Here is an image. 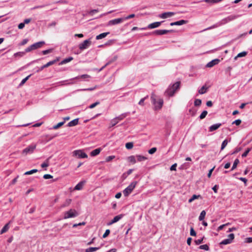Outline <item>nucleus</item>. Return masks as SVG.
<instances>
[{"label":"nucleus","mask_w":252,"mask_h":252,"mask_svg":"<svg viewBox=\"0 0 252 252\" xmlns=\"http://www.w3.org/2000/svg\"><path fill=\"white\" fill-rule=\"evenodd\" d=\"M180 82L177 81L172 86H169L164 92V95L167 97H170L174 95L176 90L180 88Z\"/></svg>","instance_id":"1"},{"label":"nucleus","mask_w":252,"mask_h":252,"mask_svg":"<svg viewBox=\"0 0 252 252\" xmlns=\"http://www.w3.org/2000/svg\"><path fill=\"white\" fill-rule=\"evenodd\" d=\"M156 97V94L153 93L151 98L153 104L155 105V109L156 110L160 109L163 105V100L162 99H159L158 101L157 102Z\"/></svg>","instance_id":"2"},{"label":"nucleus","mask_w":252,"mask_h":252,"mask_svg":"<svg viewBox=\"0 0 252 252\" xmlns=\"http://www.w3.org/2000/svg\"><path fill=\"white\" fill-rule=\"evenodd\" d=\"M137 184V182H132L127 188L123 190L125 196H127L132 191Z\"/></svg>","instance_id":"3"},{"label":"nucleus","mask_w":252,"mask_h":252,"mask_svg":"<svg viewBox=\"0 0 252 252\" xmlns=\"http://www.w3.org/2000/svg\"><path fill=\"white\" fill-rule=\"evenodd\" d=\"M44 44H45L44 41H39V42L35 43L32 44V45L30 46L27 48H26L25 49V52H29L32 50L39 48Z\"/></svg>","instance_id":"4"},{"label":"nucleus","mask_w":252,"mask_h":252,"mask_svg":"<svg viewBox=\"0 0 252 252\" xmlns=\"http://www.w3.org/2000/svg\"><path fill=\"white\" fill-rule=\"evenodd\" d=\"M239 17V15H229L228 17L222 19L220 22V25H224L228 22H230V21H232L238 17Z\"/></svg>","instance_id":"5"},{"label":"nucleus","mask_w":252,"mask_h":252,"mask_svg":"<svg viewBox=\"0 0 252 252\" xmlns=\"http://www.w3.org/2000/svg\"><path fill=\"white\" fill-rule=\"evenodd\" d=\"M78 215L77 212L74 209H70L68 211L65 212L63 218L64 219L74 218Z\"/></svg>","instance_id":"6"},{"label":"nucleus","mask_w":252,"mask_h":252,"mask_svg":"<svg viewBox=\"0 0 252 252\" xmlns=\"http://www.w3.org/2000/svg\"><path fill=\"white\" fill-rule=\"evenodd\" d=\"M72 156L79 158H87V155L81 150H75L72 152Z\"/></svg>","instance_id":"7"},{"label":"nucleus","mask_w":252,"mask_h":252,"mask_svg":"<svg viewBox=\"0 0 252 252\" xmlns=\"http://www.w3.org/2000/svg\"><path fill=\"white\" fill-rule=\"evenodd\" d=\"M173 30H157L156 31H154L151 33L148 34H145V35H148V34H153V35H161L163 34H166L169 32H173Z\"/></svg>","instance_id":"8"},{"label":"nucleus","mask_w":252,"mask_h":252,"mask_svg":"<svg viewBox=\"0 0 252 252\" xmlns=\"http://www.w3.org/2000/svg\"><path fill=\"white\" fill-rule=\"evenodd\" d=\"M234 239V234L231 233L228 235V238L222 240L220 243V245H227L232 242Z\"/></svg>","instance_id":"9"},{"label":"nucleus","mask_w":252,"mask_h":252,"mask_svg":"<svg viewBox=\"0 0 252 252\" xmlns=\"http://www.w3.org/2000/svg\"><path fill=\"white\" fill-rule=\"evenodd\" d=\"M36 145H31L29 146L26 148L24 149L22 151V154L27 155L28 154L32 153L34 150L35 149Z\"/></svg>","instance_id":"10"},{"label":"nucleus","mask_w":252,"mask_h":252,"mask_svg":"<svg viewBox=\"0 0 252 252\" xmlns=\"http://www.w3.org/2000/svg\"><path fill=\"white\" fill-rule=\"evenodd\" d=\"M91 44L90 39L84 40L82 43H80L79 45V48L80 50H83L87 49Z\"/></svg>","instance_id":"11"},{"label":"nucleus","mask_w":252,"mask_h":252,"mask_svg":"<svg viewBox=\"0 0 252 252\" xmlns=\"http://www.w3.org/2000/svg\"><path fill=\"white\" fill-rule=\"evenodd\" d=\"M124 21V19L123 18L115 19L113 20H110L107 24L108 26L115 25L119 24Z\"/></svg>","instance_id":"12"},{"label":"nucleus","mask_w":252,"mask_h":252,"mask_svg":"<svg viewBox=\"0 0 252 252\" xmlns=\"http://www.w3.org/2000/svg\"><path fill=\"white\" fill-rule=\"evenodd\" d=\"M163 22H156L149 24L147 28H143L141 29V30H146L147 29H152L158 28L160 26L161 24Z\"/></svg>","instance_id":"13"},{"label":"nucleus","mask_w":252,"mask_h":252,"mask_svg":"<svg viewBox=\"0 0 252 252\" xmlns=\"http://www.w3.org/2000/svg\"><path fill=\"white\" fill-rule=\"evenodd\" d=\"M174 14L175 13L173 12H167L162 13L161 14L159 15V17L162 19H165L168 17H170L173 16Z\"/></svg>","instance_id":"14"},{"label":"nucleus","mask_w":252,"mask_h":252,"mask_svg":"<svg viewBox=\"0 0 252 252\" xmlns=\"http://www.w3.org/2000/svg\"><path fill=\"white\" fill-rule=\"evenodd\" d=\"M187 23H188V21L184 20H180V21H176V22H175L171 23L170 25L171 26H180V25H184V24H186Z\"/></svg>","instance_id":"15"},{"label":"nucleus","mask_w":252,"mask_h":252,"mask_svg":"<svg viewBox=\"0 0 252 252\" xmlns=\"http://www.w3.org/2000/svg\"><path fill=\"white\" fill-rule=\"evenodd\" d=\"M220 62V60L214 59L211 62H209L206 65L207 67H212L216 64H217Z\"/></svg>","instance_id":"16"},{"label":"nucleus","mask_w":252,"mask_h":252,"mask_svg":"<svg viewBox=\"0 0 252 252\" xmlns=\"http://www.w3.org/2000/svg\"><path fill=\"white\" fill-rule=\"evenodd\" d=\"M86 183V181L83 180L80 182L78 184H77L75 187H74L75 190H81L83 189V187L85 184Z\"/></svg>","instance_id":"17"},{"label":"nucleus","mask_w":252,"mask_h":252,"mask_svg":"<svg viewBox=\"0 0 252 252\" xmlns=\"http://www.w3.org/2000/svg\"><path fill=\"white\" fill-rule=\"evenodd\" d=\"M123 217V215H120L115 216L113 220L109 223H108V225H111L114 223H115L118 221L122 218Z\"/></svg>","instance_id":"18"},{"label":"nucleus","mask_w":252,"mask_h":252,"mask_svg":"<svg viewBox=\"0 0 252 252\" xmlns=\"http://www.w3.org/2000/svg\"><path fill=\"white\" fill-rule=\"evenodd\" d=\"M221 126V123H218L214 125H212L209 128V131L212 132L215 131L218 129Z\"/></svg>","instance_id":"19"},{"label":"nucleus","mask_w":252,"mask_h":252,"mask_svg":"<svg viewBox=\"0 0 252 252\" xmlns=\"http://www.w3.org/2000/svg\"><path fill=\"white\" fill-rule=\"evenodd\" d=\"M79 119L77 118L69 122L67 124V126L71 127L76 126L78 124Z\"/></svg>","instance_id":"20"},{"label":"nucleus","mask_w":252,"mask_h":252,"mask_svg":"<svg viewBox=\"0 0 252 252\" xmlns=\"http://www.w3.org/2000/svg\"><path fill=\"white\" fill-rule=\"evenodd\" d=\"M110 33L109 32H103L99 34L96 36V39L99 40L105 37L108 34Z\"/></svg>","instance_id":"21"},{"label":"nucleus","mask_w":252,"mask_h":252,"mask_svg":"<svg viewBox=\"0 0 252 252\" xmlns=\"http://www.w3.org/2000/svg\"><path fill=\"white\" fill-rule=\"evenodd\" d=\"M100 151H101V149L100 148L96 149L92 151L91 152L90 155L92 157L98 155L99 154V153L100 152Z\"/></svg>","instance_id":"22"},{"label":"nucleus","mask_w":252,"mask_h":252,"mask_svg":"<svg viewBox=\"0 0 252 252\" xmlns=\"http://www.w3.org/2000/svg\"><path fill=\"white\" fill-rule=\"evenodd\" d=\"M9 223H10V222H9L8 223H6L3 227V228L1 229V230H0V233L1 234H3L5 232H6L8 230V229L9 228Z\"/></svg>","instance_id":"23"},{"label":"nucleus","mask_w":252,"mask_h":252,"mask_svg":"<svg viewBox=\"0 0 252 252\" xmlns=\"http://www.w3.org/2000/svg\"><path fill=\"white\" fill-rule=\"evenodd\" d=\"M127 115V113H123L121 115H120V116H118V117H116L115 118V119L117 120V121H118V122L119 121H121L122 120H123L125 118H126Z\"/></svg>","instance_id":"24"},{"label":"nucleus","mask_w":252,"mask_h":252,"mask_svg":"<svg viewBox=\"0 0 252 252\" xmlns=\"http://www.w3.org/2000/svg\"><path fill=\"white\" fill-rule=\"evenodd\" d=\"M99 249L98 247H90L85 250V252H94Z\"/></svg>","instance_id":"25"},{"label":"nucleus","mask_w":252,"mask_h":252,"mask_svg":"<svg viewBox=\"0 0 252 252\" xmlns=\"http://www.w3.org/2000/svg\"><path fill=\"white\" fill-rule=\"evenodd\" d=\"M91 78V76L90 75H89L88 74H83V75H82L80 76H78L73 78L72 79H78L80 78L87 79V78Z\"/></svg>","instance_id":"26"},{"label":"nucleus","mask_w":252,"mask_h":252,"mask_svg":"<svg viewBox=\"0 0 252 252\" xmlns=\"http://www.w3.org/2000/svg\"><path fill=\"white\" fill-rule=\"evenodd\" d=\"M208 88L205 85L203 86L201 89L198 91V93L200 94H204L206 93Z\"/></svg>","instance_id":"27"},{"label":"nucleus","mask_w":252,"mask_h":252,"mask_svg":"<svg viewBox=\"0 0 252 252\" xmlns=\"http://www.w3.org/2000/svg\"><path fill=\"white\" fill-rule=\"evenodd\" d=\"M205 215H206V212L205 210H203L202 211H201L200 214V216L199 217V220L200 221H202L203 220L204 218H205Z\"/></svg>","instance_id":"28"},{"label":"nucleus","mask_w":252,"mask_h":252,"mask_svg":"<svg viewBox=\"0 0 252 252\" xmlns=\"http://www.w3.org/2000/svg\"><path fill=\"white\" fill-rule=\"evenodd\" d=\"M71 201V199H66L64 203L61 206V207L63 208L69 206L70 204Z\"/></svg>","instance_id":"29"},{"label":"nucleus","mask_w":252,"mask_h":252,"mask_svg":"<svg viewBox=\"0 0 252 252\" xmlns=\"http://www.w3.org/2000/svg\"><path fill=\"white\" fill-rule=\"evenodd\" d=\"M247 54V52L244 51L239 53L235 58L234 60H236L238 58L245 57Z\"/></svg>","instance_id":"30"},{"label":"nucleus","mask_w":252,"mask_h":252,"mask_svg":"<svg viewBox=\"0 0 252 252\" xmlns=\"http://www.w3.org/2000/svg\"><path fill=\"white\" fill-rule=\"evenodd\" d=\"M73 60V58L71 57H69L68 58H65L64 59V60H63L61 63V64H64V63H67L69 62H70L71 61H72Z\"/></svg>","instance_id":"31"},{"label":"nucleus","mask_w":252,"mask_h":252,"mask_svg":"<svg viewBox=\"0 0 252 252\" xmlns=\"http://www.w3.org/2000/svg\"><path fill=\"white\" fill-rule=\"evenodd\" d=\"M239 163V160L238 158H236L233 164L232 167L231 168V170H233L235 169L238 165V164Z\"/></svg>","instance_id":"32"},{"label":"nucleus","mask_w":252,"mask_h":252,"mask_svg":"<svg viewBox=\"0 0 252 252\" xmlns=\"http://www.w3.org/2000/svg\"><path fill=\"white\" fill-rule=\"evenodd\" d=\"M207 114H208V112L206 110L203 111L201 113L200 115L199 116L200 119L202 120L204 118H205L206 117V115H207Z\"/></svg>","instance_id":"33"},{"label":"nucleus","mask_w":252,"mask_h":252,"mask_svg":"<svg viewBox=\"0 0 252 252\" xmlns=\"http://www.w3.org/2000/svg\"><path fill=\"white\" fill-rule=\"evenodd\" d=\"M118 123V121H117L115 118L111 120L110 124V127H113Z\"/></svg>","instance_id":"34"},{"label":"nucleus","mask_w":252,"mask_h":252,"mask_svg":"<svg viewBox=\"0 0 252 252\" xmlns=\"http://www.w3.org/2000/svg\"><path fill=\"white\" fill-rule=\"evenodd\" d=\"M201 100L200 99H196L194 101V105L195 106H199L201 104Z\"/></svg>","instance_id":"35"},{"label":"nucleus","mask_w":252,"mask_h":252,"mask_svg":"<svg viewBox=\"0 0 252 252\" xmlns=\"http://www.w3.org/2000/svg\"><path fill=\"white\" fill-rule=\"evenodd\" d=\"M128 160L129 162H132L133 163H136V159L135 157L133 156L128 157Z\"/></svg>","instance_id":"36"},{"label":"nucleus","mask_w":252,"mask_h":252,"mask_svg":"<svg viewBox=\"0 0 252 252\" xmlns=\"http://www.w3.org/2000/svg\"><path fill=\"white\" fill-rule=\"evenodd\" d=\"M199 248L201 250H204L205 251H209V247L207 244L201 245L199 246Z\"/></svg>","instance_id":"37"},{"label":"nucleus","mask_w":252,"mask_h":252,"mask_svg":"<svg viewBox=\"0 0 252 252\" xmlns=\"http://www.w3.org/2000/svg\"><path fill=\"white\" fill-rule=\"evenodd\" d=\"M50 158H47L46 160V161H45L44 162L42 163L41 165V166L42 167V168H45V167H47L49 166V159Z\"/></svg>","instance_id":"38"},{"label":"nucleus","mask_w":252,"mask_h":252,"mask_svg":"<svg viewBox=\"0 0 252 252\" xmlns=\"http://www.w3.org/2000/svg\"><path fill=\"white\" fill-rule=\"evenodd\" d=\"M37 170L36 169H32V170H31L30 171H27L25 173H24V175H31V174H32L33 173H36L37 172Z\"/></svg>","instance_id":"39"},{"label":"nucleus","mask_w":252,"mask_h":252,"mask_svg":"<svg viewBox=\"0 0 252 252\" xmlns=\"http://www.w3.org/2000/svg\"><path fill=\"white\" fill-rule=\"evenodd\" d=\"M228 144V140L227 139H225L222 143L221 146V150H222L224 149V148L226 147L227 144Z\"/></svg>","instance_id":"40"},{"label":"nucleus","mask_w":252,"mask_h":252,"mask_svg":"<svg viewBox=\"0 0 252 252\" xmlns=\"http://www.w3.org/2000/svg\"><path fill=\"white\" fill-rule=\"evenodd\" d=\"M136 157L137 158V160L139 161H141L146 160L147 159L146 157L143 156H141V155H137Z\"/></svg>","instance_id":"41"},{"label":"nucleus","mask_w":252,"mask_h":252,"mask_svg":"<svg viewBox=\"0 0 252 252\" xmlns=\"http://www.w3.org/2000/svg\"><path fill=\"white\" fill-rule=\"evenodd\" d=\"M32 75V74H30L29 75H28V76H27L26 78H25L24 79H23L22 81L21 82L20 84V86H22L27 81V80L30 77V76Z\"/></svg>","instance_id":"42"},{"label":"nucleus","mask_w":252,"mask_h":252,"mask_svg":"<svg viewBox=\"0 0 252 252\" xmlns=\"http://www.w3.org/2000/svg\"><path fill=\"white\" fill-rule=\"evenodd\" d=\"M133 147V144L132 142H128L126 144V147L127 149H131Z\"/></svg>","instance_id":"43"},{"label":"nucleus","mask_w":252,"mask_h":252,"mask_svg":"<svg viewBox=\"0 0 252 252\" xmlns=\"http://www.w3.org/2000/svg\"><path fill=\"white\" fill-rule=\"evenodd\" d=\"M64 124V122H62L58 123L57 125L53 126V128L57 129L59 128L60 126H62Z\"/></svg>","instance_id":"44"},{"label":"nucleus","mask_w":252,"mask_h":252,"mask_svg":"<svg viewBox=\"0 0 252 252\" xmlns=\"http://www.w3.org/2000/svg\"><path fill=\"white\" fill-rule=\"evenodd\" d=\"M204 237L201 238V239H197L194 241V242L196 245H198L200 244H201L203 242Z\"/></svg>","instance_id":"45"},{"label":"nucleus","mask_w":252,"mask_h":252,"mask_svg":"<svg viewBox=\"0 0 252 252\" xmlns=\"http://www.w3.org/2000/svg\"><path fill=\"white\" fill-rule=\"evenodd\" d=\"M56 62V60H53L52 61H50L48 63H47L46 64H44V66H46V67H47L53 64H54Z\"/></svg>","instance_id":"46"},{"label":"nucleus","mask_w":252,"mask_h":252,"mask_svg":"<svg viewBox=\"0 0 252 252\" xmlns=\"http://www.w3.org/2000/svg\"><path fill=\"white\" fill-rule=\"evenodd\" d=\"M251 150V149L250 148H248L246 150V151L242 155V158H245L247 157L249 153L250 152Z\"/></svg>","instance_id":"47"},{"label":"nucleus","mask_w":252,"mask_h":252,"mask_svg":"<svg viewBox=\"0 0 252 252\" xmlns=\"http://www.w3.org/2000/svg\"><path fill=\"white\" fill-rule=\"evenodd\" d=\"M241 122L242 121L240 119H237L233 121L232 124H235L237 126H239L241 124Z\"/></svg>","instance_id":"48"},{"label":"nucleus","mask_w":252,"mask_h":252,"mask_svg":"<svg viewBox=\"0 0 252 252\" xmlns=\"http://www.w3.org/2000/svg\"><path fill=\"white\" fill-rule=\"evenodd\" d=\"M99 104V102L96 101L95 103H94L92 104L91 105H90L89 106V108L90 109L94 108V107H95L96 105H98Z\"/></svg>","instance_id":"49"},{"label":"nucleus","mask_w":252,"mask_h":252,"mask_svg":"<svg viewBox=\"0 0 252 252\" xmlns=\"http://www.w3.org/2000/svg\"><path fill=\"white\" fill-rule=\"evenodd\" d=\"M157 151V148L155 147L152 148V149H150L148 151V153L150 154H153L155 153Z\"/></svg>","instance_id":"50"},{"label":"nucleus","mask_w":252,"mask_h":252,"mask_svg":"<svg viewBox=\"0 0 252 252\" xmlns=\"http://www.w3.org/2000/svg\"><path fill=\"white\" fill-rule=\"evenodd\" d=\"M241 150H242V148L241 147H237L234 150L233 152L231 153V155L235 154Z\"/></svg>","instance_id":"51"},{"label":"nucleus","mask_w":252,"mask_h":252,"mask_svg":"<svg viewBox=\"0 0 252 252\" xmlns=\"http://www.w3.org/2000/svg\"><path fill=\"white\" fill-rule=\"evenodd\" d=\"M148 97V96L147 95V96H146V97H144V98H143L141 99H140V100L139 101V102L138 104H139V105H144V100H145V99H146V98H147Z\"/></svg>","instance_id":"52"},{"label":"nucleus","mask_w":252,"mask_h":252,"mask_svg":"<svg viewBox=\"0 0 252 252\" xmlns=\"http://www.w3.org/2000/svg\"><path fill=\"white\" fill-rule=\"evenodd\" d=\"M190 234L191 236H196V232L193 229V227H191L190 231Z\"/></svg>","instance_id":"53"},{"label":"nucleus","mask_w":252,"mask_h":252,"mask_svg":"<svg viewBox=\"0 0 252 252\" xmlns=\"http://www.w3.org/2000/svg\"><path fill=\"white\" fill-rule=\"evenodd\" d=\"M52 51V49H50L44 50L42 52V53L43 55H46L47 54L51 53Z\"/></svg>","instance_id":"54"},{"label":"nucleus","mask_w":252,"mask_h":252,"mask_svg":"<svg viewBox=\"0 0 252 252\" xmlns=\"http://www.w3.org/2000/svg\"><path fill=\"white\" fill-rule=\"evenodd\" d=\"M110 231L109 229L106 230L105 233L103 235V238H106L109 234Z\"/></svg>","instance_id":"55"},{"label":"nucleus","mask_w":252,"mask_h":252,"mask_svg":"<svg viewBox=\"0 0 252 252\" xmlns=\"http://www.w3.org/2000/svg\"><path fill=\"white\" fill-rule=\"evenodd\" d=\"M135 17V14H130L128 16L125 17V18H123L124 19V20H127V19H129L130 18H133Z\"/></svg>","instance_id":"56"},{"label":"nucleus","mask_w":252,"mask_h":252,"mask_svg":"<svg viewBox=\"0 0 252 252\" xmlns=\"http://www.w3.org/2000/svg\"><path fill=\"white\" fill-rule=\"evenodd\" d=\"M177 163L173 164L170 168V170L175 171L176 170Z\"/></svg>","instance_id":"57"},{"label":"nucleus","mask_w":252,"mask_h":252,"mask_svg":"<svg viewBox=\"0 0 252 252\" xmlns=\"http://www.w3.org/2000/svg\"><path fill=\"white\" fill-rule=\"evenodd\" d=\"M53 178V176L50 174H45L43 176V178L45 179H49Z\"/></svg>","instance_id":"58"},{"label":"nucleus","mask_w":252,"mask_h":252,"mask_svg":"<svg viewBox=\"0 0 252 252\" xmlns=\"http://www.w3.org/2000/svg\"><path fill=\"white\" fill-rule=\"evenodd\" d=\"M115 158V156H111L107 157L106 158V161L107 162H109V161H111L112 159H113V158Z\"/></svg>","instance_id":"59"},{"label":"nucleus","mask_w":252,"mask_h":252,"mask_svg":"<svg viewBox=\"0 0 252 252\" xmlns=\"http://www.w3.org/2000/svg\"><path fill=\"white\" fill-rule=\"evenodd\" d=\"M86 223L85 222H80L79 223H75L73 225V227H76L79 225H85Z\"/></svg>","instance_id":"60"},{"label":"nucleus","mask_w":252,"mask_h":252,"mask_svg":"<svg viewBox=\"0 0 252 252\" xmlns=\"http://www.w3.org/2000/svg\"><path fill=\"white\" fill-rule=\"evenodd\" d=\"M111 63V62H108L107 63H106L104 66H103L101 68H100L99 69H98V72H100L101 71V70H102L106 66H107V65H108L109 64Z\"/></svg>","instance_id":"61"},{"label":"nucleus","mask_w":252,"mask_h":252,"mask_svg":"<svg viewBox=\"0 0 252 252\" xmlns=\"http://www.w3.org/2000/svg\"><path fill=\"white\" fill-rule=\"evenodd\" d=\"M111 63V62H108L107 63H106L104 66H103L101 68H100L99 69H98V72H100L101 71V70H102L106 66H107V65H108L109 64Z\"/></svg>","instance_id":"62"},{"label":"nucleus","mask_w":252,"mask_h":252,"mask_svg":"<svg viewBox=\"0 0 252 252\" xmlns=\"http://www.w3.org/2000/svg\"><path fill=\"white\" fill-rule=\"evenodd\" d=\"M245 242L248 243H252V237L246 238Z\"/></svg>","instance_id":"63"},{"label":"nucleus","mask_w":252,"mask_h":252,"mask_svg":"<svg viewBox=\"0 0 252 252\" xmlns=\"http://www.w3.org/2000/svg\"><path fill=\"white\" fill-rule=\"evenodd\" d=\"M25 52H18V53H16L14 54V56H23V55H25Z\"/></svg>","instance_id":"64"}]
</instances>
